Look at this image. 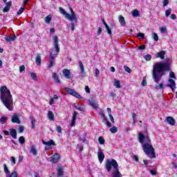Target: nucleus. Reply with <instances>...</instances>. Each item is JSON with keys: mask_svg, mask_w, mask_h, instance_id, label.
<instances>
[{"mask_svg": "<svg viewBox=\"0 0 177 177\" xmlns=\"http://www.w3.org/2000/svg\"><path fill=\"white\" fill-rule=\"evenodd\" d=\"M165 71H171V59H166L165 62H156L153 65L152 78L158 84L163 75H165Z\"/></svg>", "mask_w": 177, "mask_h": 177, "instance_id": "obj_1", "label": "nucleus"}, {"mask_svg": "<svg viewBox=\"0 0 177 177\" xmlns=\"http://www.w3.org/2000/svg\"><path fill=\"white\" fill-rule=\"evenodd\" d=\"M138 140L141 145H142V150L147 156L151 154L152 158H156V153L154 152V148L151 145V140L149 137V134H143L140 133L138 135Z\"/></svg>", "mask_w": 177, "mask_h": 177, "instance_id": "obj_2", "label": "nucleus"}, {"mask_svg": "<svg viewBox=\"0 0 177 177\" xmlns=\"http://www.w3.org/2000/svg\"><path fill=\"white\" fill-rule=\"evenodd\" d=\"M0 93V99L2 103L10 111H13V98L12 97L10 91L8 89L6 86H4L1 87Z\"/></svg>", "mask_w": 177, "mask_h": 177, "instance_id": "obj_3", "label": "nucleus"}, {"mask_svg": "<svg viewBox=\"0 0 177 177\" xmlns=\"http://www.w3.org/2000/svg\"><path fill=\"white\" fill-rule=\"evenodd\" d=\"M105 168L108 172H111L112 177H122L116 160H107L105 163Z\"/></svg>", "mask_w": 177, "mask_h": 177, "instance_id": "obj_4", "label": "nucleus"}, {"mask_svg": "<svg viewBox=\"0 0 177 177\" xmlns=\"http://www.w3.org/2000/svg\"><path fill=\"white\" fill-rule=\"evenodd\" d=\"M64 91H66V92H67V93H68L69 95L75 96V97H77V99H82V97L77 91H75V90L73 88L65 87Z\"/></svg>", "mask_w": 177, "mask_h": 177, "instance_id": "obj_5", "label": "nucleus"}, {"mask_svg": "<svg viewBox=\"0 0 177 177\" xmlns=\"http://www.w3.org/2000/svg\"><path fill=\"white\" fill-rule=\"evenodd\" d=\"M71 10V15L69 14V17L68 18V20L69 21H78L77 19V15L75 12H74V10H73V8L70 7Z\"/></svg>", "mask_w": 177, "mask_h": 177, "instance_id": "obj_6", "label": "nucleus"}, {"mask_svg": "<svg viewBox=\"0 0 177 177\" xmlns=\"http://www.w3.org/2000/svg\"><path fill=\"white\" fill-rule=\"evenodd\" d=\"M97 157L98 160L100 161V164H102L104 160V153H103V150L100 147L98 148Z\"/></svg>", "mask_w": 177, "mask_h": 177, "instance_id": "obj_7", "label": "nucleus"}, {"mask_svg": "<svg viewBox=\"0 0 177 177\" xmlns=\"http://www.w3.org/2000/svg\"><path fill=\"white\" fill-rule=\"evenodd\" d=\"M53 41H54L53 45H54L55 51L57 52V53H59V52H60V48H59V38L57 37V36L53 37Z\"/></svg>", "mask_w": 177, "mask_h": 177, "instance_id": "obj_8", "label": "nucleus"}, {"mask_svg": "<svg viewBox=\"0 0 177 177\" xmlns=\"http://www.w3.org/2000/svg\"><path fill=\"white\" fill-rule=\"evenodd\" d=\"M79 66L80 67V77H85V68L84 67V64H82V61H79Z\"/></svg>", "mask_w": 177, "mask_h": 177, "instance_id": "obj_9", "label": "nucleus"}, {"mask_svg": "<svg viewBox=\"0 0 177 177\" xmlns=\"http://www.w3.org/2000/svg\"><path fill=\"white\" fill-rule=\"evenodd\" d=\"M165 121L167 124H169V125H171V127H173V125H175L176 121L173 117L167 116L165 119Z\"/></svg>", "mask_w": 177, "mask_h": 177, "instance_id": "obj_10", "label": "nucleus"}, {"mask_svg": "<svg viewBox=\"0 0 177 177\" xmlns=\"http://www.w3.org/2000/svg\"><path fill=\"white\" fill-rule=\"evenodd\" d=\"M10 8H12V1H8L6 3V6L3 9V13H6L10 10Z\"/></svg>", "mask_w": 177, "mask_h": 177, "instance_id": "obj_11", "label": "nucleus"}, {"mask_svg": "<svg viewBox=\"0 0 177 177\" xmlns=\"http://www.w3.org/2000/svg\"><path fill=\"white\" fill-rule=\"evenodd\" d=\"M60 160V156H59V153H55L52 157L50 160V162L56 163Z\"/></svg>", "mask_w": 177, "mask_h": 177, "instance_id": "obj_12", "label": "nucleus"}, {"mask_svg": "<svg viewBox=\"0 0 177 177\" xmlns=\"http://www.w3.org/2000/svg\"><path fill=\"white\" fill-rule=\"evenodd\" d=\"M77 115H78V113H77V111H74V113H73L71 123L70 124V127L71 128H73V127H74V125L75 124V120H77Z\"/></svg>", "mask_w": 177, "mask_h": 177, "instance_id": "obj_13", "label": "nucleus"}, {"mask_svg": "<svg viewBox=\"0 0 177 177\" xmlns=\"http://www.w3.org/2000/svg\"><path fill=\"white\" fill-rule=\"evenodd\" d=\"M11 121L13 124H20L21 122L17 115H12Z\"/></svg>", "mask_w": 177, "mask_h": 177, "instance_id": "obj_14", "label": "nucleus"}, {"mask_svg": "<svg viewBox=\"0 0 177 177\" xmlns=\"http://www.w3.org/2000/svg\"><path fill=\"white\" fill-rule=\"evenodd\" d=\"M59 10L62 15H64V17L66 18L67 20H68V17H70V14H68L67 12H66V10H64L63 8L59 7Z\"/></svg>", "mask_w": 177, "mask_h": 177, "instance_id": "obj_15", "label": "nucleus"}, {"mask_svg": "<svg viewBox=\"0 0 177 177\" xmlns=\"http://www.w3.org/2000/svg\"><path fill=\"white\" fill-rule=\"evenodd\" d=\"M63 74L65 77H66L68 80H70L71 78V72L68 69H64L63 70Z\"/></svg>", "mask_w": 177, "mask_h": 177, "instance_id": "obj_16", "label": "nucleus"}, {"mask_svg": "<svg viewBox=\"0 0 177 177\" xmlns=\"http://www.w3.org/2000/svg\"><path fill=\"white\" fill-rule=\"evenodd\" d=\"M74 106H75V109H77L80 111H82V113H85V111H86L85 107L80 105V104H78V102L75 103Z\"/></svg>", "mask_w": 177, "mask_h": 177, "instance_id": "obj_17", "label": "nucleus"}, {"mask_svg": "<svg viewBox=\"0 0 177 177\" xmlns=\"http://www.w3.org/2000/svg\"><path fill=\"white\" fill-rule=\"evenodd\" d=\"M53 79L54 80L55 84H62V81L59 79V76L56 73H53Z\"/></svg>", "mask_w": 177, "mask_h": 177, "instance_id": "obj_18", "label": "nucleus"}, {"mask_svg": "<svg viewBox=\"0 0 177 177\" xmlns=\"http://www.w3.org/2000/svg\"><path fill=\"white\" fill-rule=\"evenodd\" d=\"M43 145H46V146H55L56 144H55V141L53 140H50L48 142H46L45 140H42Z\"/></svg>", "mask_w": 177, "mask_h": 177, "instance_id": "obj_19", "label": "nucleus"}, {"mask_svg": "<svg viewBox=\"0 0 177 177\" xmlns=\"http://www.w3.org/2000/svg\"><path fill=\"white\" fill-rule=\"evenodd\" d=\"M10 134L11 135L12 138H13V139H17V132L16 131V129H11L10 130Z\"/></svg>", "mask_w": 177, "mask_h": 177, "instance_id": "obj_20", "label": "nucleus"}, {"mask_svg": "<svg viewBox=\"0 0 177 177\" xmlns=\"http://www.w3.org/2000/svg\"><path fill=\"white\" fill-rule=\"evenodd\" d=\"M64 175L63 167H60L57 169V177H62Z\"/></svg>", "mask_w": 177, "mask_h": 177, "instance_id": "obj_21", "label": "nucleus"}, {"mask_svg": "<svg viewBox=\"0 0 177 177\" xmlns=\"http://www.w3.org/2000/svg\"><path fill=\"white\" fill-rule=\"evenodd\" d=\"M89 106L93 107V109H97L99 105L96 103V101L94 100H88Z\"/></svg>", "mask_w": 177, "mask_h": 177, "instance_id": "obj_22", "label": "nucleus"}, {"mask_svg": "<svg viewBox=\"0 0 177 177\" xmlns=\"http://www.w3.org/2000/svg\"><path fill=\"white\" fill-rule=\"evenodd\" d=\"M165 51H160L156 54V57H160L162 60H164L165 59Z\"/></svg>", "mask_w": 177, "mask_h": 177, "instance_id": "obj_23", "label": "nucleus"}, {"mask_svg": "<svg viewBox=\"0 0 177 177\" xmlns=\"http://www.w3.org/2000/svg\"><path fill=\"white\" fill-rule=\"evenodd\" d=\"M131 16H133V17H140V13L139 10L136 9L131 11Z\"/></svg>", "mask_w": 177, "mask_h": 177, "instance_id": "obj_24", "label": "nucleus"}, {"mask_svg": "<svg viewBox=\"0 0 177 177\" xmlns=\"http://www.w3.org/2000/svg\"><path fill=\"white\" fill-rule=\"evenodd\" d=\"M71 24H69V28H71V31H74L75 30V26H77V21H71Z\"/></svg>", "mask_w": 177, "mask_h": 177, "instance_id": "obj_25", "label": "nucleus"}, {"mask_svg": "<svg viewBox=\"0 0 177 177\" xmlns=\"http://www.w3.org/2000/svg\"><path fill=\"white\" fill-rule=\"evenodd\" d=\"M30 153L31 154H33V156H37V154H38L35 145L30 146Z\"/></svg>", "mask_w": 177, "mask_h": 177, "instance_id": "obj_26", "label": "nucleus"}, {"mask_svg": "<svg viewBox=\"0 0 177 177\" xmlns=\"http://www.w3.org/2000/svg\"><path fill=\"white\" fill-rule=\"evenodd\" d=\"M30 119L31 120L32 129H35V122H36L35 118H34V116L30 115Z\"/></svg>", "mask_w": 177, "mask_h": 177, "instance_id": "obj_27", "label": "nucleus"}, {"mask_svg": "<svg viewBox=\"0 0 177 177\" xmlns=\"http://www.w3.org/2000/svg\"><path fill=\"white\" fill-rule=\"evenodd\" d=\"M119 21L121 24V26H124L126 23H125V18H124V17H122V15H120L119 16Z\"/></svg>", "mask_w": 177, "mask_h": 177, "instance_id": "obj_28", "label": "nucleus"}, {"mask_svg": "<svg viewBox=\"0 0 177 177\" xmlns=\"http://www.w3.org/2000/svg\"><path fill=\"white\" fill-rule=\"evenodd\" d=\"M169 82H170V84L167 85L168 88H172V86H175L176 84L174 80L169 79Z\"/></svg>", "mask_w": 177, "mask_h": 177, "instance_id": "obj_29", "label": "nucleus"}, {"mask_svg": "<svg viewBox=\"0 0 177 177\" xmlns=\"http://www.w3.org/2000/svg\"><path fill=\"white\" fill-rule=\"evenodd\" d=\"M48 117L50 121L53 120L55 118V115H53V112L52 111H48Z\"/></svg>", "mask_w": 177, "mask_h": 177, "instance_id": "obj_30", "label": "nucleus"}, {"mask_svg": "<svg viewBox=\"0 0 177 177\" xmlns=\"http://www.w3.org/2000/svg\"><path fill=\"white\" fill-rule=\"evenodd\" d=\"M16 35L8 37L5 38V40L7 41V42H10V41H15L16 39Z\"/></svg>", "mask_w": 177, "mask_h": 177, "instance_id": "obj_31", "label": "nucleus"}, {"mask_svg": "<svg viewBox=\"0 0 177 177\" xmlns=\"http://www.w3.org/2000/svg\"><path fill=\"white\" fill-rule=\"evenodd\" d=\"M6 121H8V117L7 116H2L0 118V123H1L3 125L6 124Z\"/></svg>", "mask_w": 177, "mask_h": 177, "instance_id": "obj_32", "label": "nucleus"}, {"mask_svg": "<svg viewBox=\"0 0 177 177\" xmlns=\"http://www.w3.org/2000/svg\"><path fill=\"white\" fill-rule=\"evenodd\" d=\"M113 86H115V88H121V84L120 83V80H115Z\"/></svg>", "mask_w": 177, "mask_h": 177, "instance_id": "obj_33", "label": "nucleus"}, {"mask_svg": "<svg viewBox=\"0 0 177 177\" xmlns=\"http://www.w3.org/2000/svg\"><path fill=\"white\" fill-rule=\"evenodd\" d=\"M154 89H156V91H158L159 89H164V84L162 83L159 84V85H156L154 86Z\"/></svg>", "mask_w": 177, "mask_h": 177, "instance_id": "obj_34", "label": "nucleus"}, {"mask_svg": "<svg viewBox=\"0 0 177 177\" xmlns=\"http://www.w3.org/2000/svg\"><path fill=\"white\" fill-rule=\"evenodd\" d=\"M3 168H4V172L6 174V176L10 175V171H9V169H8V166L6 165V164L3 165Z\"/></svg>", "mask_w": 177, "mask_h": 177, "instance_id": "obj_35", "label": "nucleus"}, {"mask_svg": "<svg viewBox=\"0 0 177 177\" xmlns=\"http://www.w3.org/2000/svg\"><path fill=\"white\" fill-rule=\"evenodd\" d=\"M109 131L110 132H111V133H117V132H118V129L117 128V127L114 126L111 128Z\"/></svg>", "mask_w": 177, "mask_h": 177, "instance_id": "obj_36", "label": "nucleus"}, {"mask_svg": "<svg viewBox=\"0 0 177 177\" xmlns=\"http://www.w3.org/2000/svg\"><path fill=\"white\" fill-rule=\"evenodd\" d=\"M41 56L37 55L36 57V64H37V66H41Z\"/></svg>", "mask_w": 177, "mask_h": 177, "instance_id": "obj_37", "label": "nucleus"}, {"mask_svg": "<svg viewBox=\"0 0 177 177\" xmlns=\"http://www.w3.org/2000/svg\"><path fill=\"white\" fill-rule=\"evenodd\" d=\"M19 142L21 144V145H24V143H26V139L24 138V136H21L19 137Z\"/></svg>", "mask_w": 177, "mask_h": 177, "instance_id": "obj_38", "label": "nucleus"}, {"mask_svg": "<svg viewBox=\"0 0 177 177\" xmlns=\"http://www.w3.org/2000/svg\"><path fill=\"white\" fill-rule=\"evenodd\" d=\"M144 58L146 60V62H150V60H151V55L147 54L145 55Z\"/></svg>", "mask_w": 177, "mask_h": 177, "instance_id": "obj_39", "label": "nucleus"}, {"mask_svg": "<svg viewBox=\"0 0 177 177\" xmlns=\"http://www.w3.org/2000/svg\"><path fill=\"white\" fill-rule=\"evenodd\" d=\"M100 114L102 118H103L104 121H107V117H106V115H104V112H103V111H101L100 112Z\"/></svg>", "mask_w": 177, "mask_h": 177, "instance_id": "obj_40", "label": "nucleus"}, {"mask_svg": "<svg viewBox=\"0 0 177 177\" xmlns=\"http://www.w3.org/2000/svg\"><path fill=\"white\" fill-rule=\"evenodd\" d=\"M152 38L154 39V41H158V35L156 32H152Z\"/></svg>", "mask_w": 177, "mask_h": 177, "instance_id": "obj_41", "label": "nucleus"}, {"mask_svg": "<svg viewBox=\"0 0 177 177\" xmlns=\"http://www.w3.org/2000/svg\"><path fill=\"white\" fill-rule=\"evenodd\" d=\"M98 142L100 145H104V142H105L104 138H103V137L102 136L99 137Z\"/></svg>", "mask_w": 177, "mask_h": 177, "instance_id": "obj_42", "label": "nucleus"}, {"mask_svg": "<svg viewBox=\"0 0 177 177\" xmlns=\"http://www.w3.org/2000/svg\"><path fill=\"white\" fill-rule=\"evenodd\" d=\"M57 56V54H53V52H51V53L50 54V60H55V57H56Z\"/></svg>", "mask_w": 177, "mask_h": 177, "instance_id": "obj_43", "label": "nucleus"}, {"mask_svg": "<svg viewBox=\"0 0 177 177\" xmlns=\"http://www.w3.org/2000/svg\"><path fill=\"white\" fill-rule=\"evenodd\" d=\"M52 20V17L50 15H48L45 18L46 23H50V21Z\"/></svg>", "mask_w": 177, "mask_h": 177, "instance_id": "obj_44", "label": "nucleus"}, {"mask_svg": "<svg viewBox=\"0 0 177 177\" xmlns=\"http://www.w3.org/2000/svg\"><path fill=\"white\" fill-rule=\"evenodd\" d=\"M6 177H17V172L14 171L10 176L7 175Z\"/></svg>", "mask_w": 177, "mask_h": 177, "instance_id": "obj_45", "label": "nucleus"}, {"mask_svg": "<svg viewBox=\"0 0 177 177\" xmlns=\"http://www.w3.org/2000/svg\"><path fill=\"white\" fill-rule=\"evenodd\" d=\"M171 12H172V10L171 8H169L165 11L166 17H168V16L171 15Z\"/></svg>", "mask_w": 177, "mask_h": 177, "instance_id": "obj_46", "label": "nucleus"}, {"mask_svg": "<svg viewBox=\"0 0 177 177\" xmlns=\"http://www.w3.org/2000/svg\"><path fill=\"white\" fill-rule=\"evenodd\" d=\"M138 38L140 39L142 38V39H145V34L142 33V32H139L137 35Z\"/></svg>", "mask_w": 177, "mask_h": 177, "instance_id": "obj_47", "label": "nucleus"}, {"mask_svg": "<svg viewBox=\"0 0 177 177\" xmlns=\"http://www.w3.org/2000/svg\"><path fill=\"white\" fill-rule=\"evenodd\" d=\"M53 64H55V62L50 60L49 61V64L48 66V68H52V67H53Z\"/></svg>", "mask_w": 177, "mask_h": 177, "instance_id": "obj_48", "label": "nucleus"}, {"mask_svg": "<svg viewBox=\"0 0 177 177\" xmlns=\"http://www.w3.org/2000/svg\"><path fill=\"white\" fill-rule=\"evenodd\" d=\"M124 68L125 71H127V73H131L132 72V70H131L130 68L128 67V66H124Z\"/></svg>", "mask_w": 177, "mask_h": 177, "instance_id": "obj_49", "label": "nucleus"}, {"mask_svg": "<svg viewBox=\"0 0 177 177\" xmlns=\"http://www.w3.org/2000/svg\"><path fill=\"white\" fill-rule=\"evenodd\" d=\"M10 161H11V162L14 165L16 164V158L13 157V156H11L10 158Z\"/></svg>", "mask_w": 177, "mask_h": 177, "instance_id": "obj_50", "label": "nucleus"}, {"mask_svg": "<svg viewBox=\"0 0 177 177\" xmlns=\"http://www.w3.org/2000/svg\"><path fill=\"white\" fill-rule=\"evenodd\" d=\"M24 9H26V8L23 7V8H21L18 12H17V15H21V13H23V12H24Z\"/></svg>", "mask_w": 177, "mask_h": 177, "instance_id": "obj_51", "label": "nucleus"}, {"mask_svg": "<svg viewBox=\"0 0 177 177\" xmlns=\"http://www.w3.org/2000/svg\"><path fill=\"white\" fill-rule=\"evenodd\" d=\"M26 66L24 65H22L19 67V73H23V71H25Z\"/></svg>", "mask_w": 177, "mask_h": 177, "instance_id": "obj_52", "label": "nucleus"}, {"mask_svg": "<svg viewBox=\"0 0 177 177\" xmlns=\"http://www.w3.org/2000/svg\"><path fill=\"white\" fill-rule=\"evenodd\" d=\"M160 32H162V34H165V32H167V28L166 27H162L160 28Z\"/></svg>", "mask_w": 177, "mask_h": 177, "instance_id": "obj_53", "label": "nucleus"}, {"mask_svg": "<svg viewBox=\"0 0 177 177\" xmlns=\"http://www.w3.org/2000/svg\"><path fill=\"white\" fill-rule=\"evenodd\" d=\"M56 131L58 132V133H62V127L57 126Z\"/></svg>", "mask_w": 177, "mask_h": 177, "instance_id": "obj_54", "label": "nucleus"}, {"mask_svg": "<svg viewBox=\"0 0 177 177\" xmlns=\"http://www.w3.org/2000/svg\"><path fill=\"white\" fill-rule=\"evenodd\" d=\"M99 74H100V71H99L98 68H95V77L97 78H99Z\"/></svg>", "mask_w": 177, "mask_h": 177, "instance_id": "obj_55", "label": "nucleus"}, {"mask_svg": "<svg viewBox=\"0 0 177 177\" xmlns=\"http://www.w3.org/2000/svg\"><path fill=\"white\" fill-rule=\"evenodd\" d=\"M30 75L32 80H37V74H35V73H31Z\"/></svg>", "mask_w": 177, "mask_h": 177, "instance_id": "obj_56", "label": "nucleus"}, {"mask_svg": "<svg viewBox=\"0 0 177 177\" xmlns=\"http://www.w3.org/2000/svg\"><path fill=\"white\" fill-rule=\"evenodd\" d=\"M138 49L140 50H145V49H146V46L145 45H141L138 47Z\"/></svg>", "mask_w": 177, "mask_h": 177, "instance_id": "obj_57", "label": "nucleus"}, {"mask_svg": "<svg viewBox=\"0 0 177 177\" xmlns=\"http://www.w3.org/2000/svg\"><path fill=\"white\" fill-rule=\"evenodd\" d=\"M169 0H163V6L165 8L168 5Z\"/></svg>", "mask_w": 177, "mask_h": 177, "instance_id": "obj_58", "label": "nucleus"}, {"mask_svg": "<svg viewBox=\"0 0 177 177\" xmlns=\"http://www.w3.org/2000/svg\"><path fill=\"white\" fill-rule=\"evenodd\" d=\"M19 132H20L21 133L22 132H24V127H23V126H19Z\"/></svg>", "mask_w": 177, "mask_h": 177, "instance_id": "obj_59", "label": "nucleus"}, {"mask_svg": "<svg viewBox=\"0 0 177 177\" xmlns=\"http://www.w3.org/2000/svg\"><path fill=\"white\" fill-rule=\"evenodd\" d=\"M85 91H86V93H91V89L89 88V86H86Z\"/></svg>", "mask_w": 177, "mask_h": 177, "instance_id": "obj_60", "label": "nucleus"}, {"mask_svg": "<svg viewBox=\"0 0 177 177\" xmlns=\"http://www.w3.org/2000/svg\"><path fill=\"white\" fill-rule=\"evenodd\" d=\"M142 86H146L147 85V82H146V79H143L142 82Z\"/></svg>", "mask_w": 177, "mask_h": 177, "instance_id": "obj_61", "label": "nucleus"}, {"mask_svg": "<svg viewBox=\"0 0 177 177\" xmlns=\"http://www.w3.org/2000/svg\"><path fill=\"white\" fill-rule=\"evenodd\" d=\"M150 174H151V175H153V176H156L157 175V171H156L154 170H150Z\"/></svg>", "mask_w": 177, "mask_h": 177, "instance_id": "obj_62", "label": "nucleus"}, {"mask_svg": "<svg viewBox=\"0 0 177 177\" xmlns=\"http://www.w3.org/2000/svg\"><path fill=\"white\" fill-rule=\"evenodd\" d=\"M105 125H106V127H109V128H111V123L107 120H105Z\"/></svg>", "mask_w": 177, "mask_h": 177, "instance_id": "obj_63", "label": "nucleus"}, {"mask_svg": "<svg viewBox=\"0 0 177 177\" xmlns=\"http://www.w3.org/2000/svg\"><path fill=\"white\" fill-rule=\"evenodd\" d=\"M169 77H170L171 78H176V77H175V73H174V72H170V73H169Z\"/></svg>", "mask_w": 177, "mask_h": 177, "instance_id": "obj_64", "label": "nucleus"}]
</instances>
